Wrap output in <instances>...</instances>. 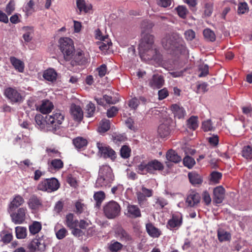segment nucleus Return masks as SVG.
<instances>
[{
	"label": "nucleus",
	"mask_w": 252,
	"mask_h": 252,
	"mask_svg": "<svg viewBox=\"0 0 252 252\" xmlns=\"http://www.w3.org/2000/svg\"><path fill=\"white\" fill-rule=\"evenodd\" d=\"M139 52L142 60H153L157 63L161 61V55L154 44V37L147 33H142V37L139 45Z\"/></svg>",
	"instance_id": "f257e3e1"
},
{
	"label": "nucleus",
	"mask_w": 252,
	"mask_h": 252,
	"mask_svg": "<svg viewBox=\"0 0 252 252\" xmlns=\"http://www.w3.org/2000/svg\"><path fill=\"white\" fill-rule=\"evenodd\" d=\"M161 43L163 47L171 54L176 56L186 52L185 43L177 34L166 35L162 39Z\"/></svg>",
	"instance_id": "f03ea898"
},
{
	"label": "nucleus",
	"mask_w": 252,
	"mask_h": 252,
	"mask_svg": "<svg viewBox=\"0 0 252 252\" xmlns=\"http://www.w3.org/2000/svg\"><path fill=\"white\" fill-rule=\"evenodd\" d=\"M64 117L63 114L60 111L54 112L52 114L46 116L45 121L46 130L54 132L63 123Z\"/></svg>",
	"instance_id": "7ed1b4c3"
},
{
	"label": "nucleus",
	"mask_w": 252,
	"mask_h": 252,
	"mask_svg": "<svg viewBox=\"0 0 252 252\" xmlns=\"http://www.w3.org/2000/svg\"><path fill=\"white\" fill-rule=\"evenodd\" d=\"M59 47L65 61H70L73 57L74 46L72 39L68 37H62L59 40Z\"/></svg>",
	"instance_id": "20e7f679"
},
{
	"label": "nucleus",
	"mask_w": 252,
	"mask_h": 252,
	"mask_svg": "<svg viewBox=\"0 0 252 252\" xmlns=\"http://www.w3.org/2000/svg\"><path fill=\"white\" fill-rule=\"evenodd\" d=\"M121 207L114 201H111L103 207V212L105 216L109 219H114L120 215Z\"/></svg>",
	"instance_id": "39448f33"
},
{
	"label": "nucleus",
	"mask_w": 252,
	"mask_h": 252,
	"mask_svg": "<svg viewBox=\"0 0 252 252\" xmlns=\"http://www.w3.org/2000/svg\"><path fill=\"white\" fill-rule=\"evenodd\" d=\"M60 187L58 181L54 178L41 181L37 186L38 190L51 192L57 190Z\"/></svg>",
	"instance_id": "423d86ee"
},
{
	"label": "nucleus",
	"mask_w": 252,
	"mask_h": 252,
	"mask_svg": "<svg viewBox=\"0 0 252 252\" xmlns=\"http://www.w3.org/2000/svg\"><path fill=\"white\" fill-rule=\"evenodd\" d=\"M96 147L98 150V153L101 157L110 158L112 161L116 159V153L110 146L103 143L97 142Z\"/></svg>",
	"instance_id": "0eeeda50"
},
{
	"label": "nucleus",
	"mask_w": 252,
	"mask_h": 252,
	"mask_svg": "<svg viewBox=\"0 0 252 252\" xmlns=\"http://www.w3.org/2000/svg\"><path fill=\"white\" fill-rule=\"evenodd\" d=\"M4 94L11 103H20L23 101L21 94L15 88H5L4 90Z\"/></svg>",
	"instance_id": "6e6552de"
},
{
	"label": "nucleus",
	"mask_w": 252,
	"mask_h": 252,
	"mask_svg": "<svg viewBox=\"0 0 252 252\" xmlns=\"http://www.w3.org/2000/svg\"><path fill=\"white\" fill-rule=\"evenodd\" d=\"M89 58V54L88 53L84 52L81 50H77L73 60L71 62V63L73 66L83 65L88 62Z\"/></svg>",
	"instance_id": "1a4fd4ad"
},
{
	"label": "nucleus",
	"mask_w": 252,
	"mask_h": 252,
	"mask_svg": "<svg viewBox=\"0 0 252 252\" xmlns=\"http://www.w3.org/2000/svg\"><path fill=\"white\" fill-rule=\"evenodd\" d=\"M182 223L181 214L177 213L173 214L172 218L168 221L167 226L170 229H178Z\"/></svg>",
	"instance_id": "9d476101"
},
{
	"label": "nucleus",
	"mask_w": 252,
	"mask_h": 252,
	"mask_svg": "<svg viewBox=\"0 0 252 252\" xmlns=\"http://www.w3.org/2000/svg\"><path fill=\"white\" fill-rule=\"evenodd\" d=\"M153 191L151 189H148L142 186L141 190L136 192L137 200L139 204L141 206L146 201V197H150L153 195Z\"/></svg>",
	"instance_id": "9b49d317"
},
{
	"label": "nucleus",
	"mask_w": 252,
	"mask_h": 252,
	"mask_svg": "<svg viewBox=\"0 0 252 252\" xmlns=\"http://www.w3.org/2000/svg\"><path fill=\"white\" fill-rule=\"evenodd\" d=\"M27 211V210L26 208L22 207L18 209L17 212L11 215L12 221L15 224L23 223L26 218Z\"/></svg>",
	"instance_id": "f8f14e48"
},
{
	"label": "nucleus",
	"mask_w": 252,
	"mask_h": 252,
	"mask_svg": "<svg viewBox=\"0 0 252 252\" xmlns=\"http://www.w3.org/2000/svg\"><path fill=\"white\" fill-rule=\"evenodd\" d=\"M225 189L220 186L215 188L213 189V202L216 204H220L222 202L225 196Z\"/></svg>",
	"instance_id": "ddd939ff"
},
{
	"label": "nucleus",
	"mask_w": 252,
	"mask_h": 252,
	"mask_svg": "<svg viewBox=\"0 0 252 252\" xmlns=\"http://www.w3.org/2000/svg\"><path fill=\"white\" fill-rule=\"evenodd\" d=\"M70 112L73 119L77 122L82 121L83 118V112L81 108L74 104H71Z\"/></svg>",
	"instance_id": "4468645a"
},
{
	"label": "nucleus",
	"mask_w": 252,
	"mask_h": 252,
	"mask_svg": "<svg viewBox=\"0 0 252 252\" xmlns=\"http://www.w3.org/2000/svg\"><path fill=\"white\" fill-rule=\"evenodd\" d=\"M125 213L127 217L130 218H136L141 216L140 209L135 205L128 204Z\"/></svg>",
	"instance_id": "2eb2a0df"
},
{
	"label": "nucleus",
	"mask_w": 252,
	"mask_h": 252,
	"mask_svg": "<svg viewBox=\"0 0 252 252\" xmlns=\"http://www.w3.org/2000/svg\"><path fill=\"white\" fill-rule=\"evenodd\" d=\"M45 246L43 240L40 239H33L28 246V248L31 252L37 251H43L45 249Z\"/></svg>",
	"instance_id": "dca6fc26"
},
{
	"label": "nucleus",
	"mask_w": 252,
	"mask_h": 252,
	"mask_svg": "<svg viewBox=\"0 0 252 252\" xmlns=\"http://www.w3.org/2000/svg\"><path fill=\"white\" fill-rule=\"evenodd\" d=\"M164 84V80L161 75L155 74L152 78L149 80V85L152 88L159 89Z\"/></svg>",
	"instance_id": "f3484780"
},
{
	"label": "nucleus",
	"mask_w": 252,
	"mask_h": 252,
	"mask_svg": "<svg viewBox=\"0 0 252 252\" xmlns=\"http://www.w3.org/2000/svg\"><path fill=\"white\" fill-rule=\"evenodd\" d=\"M24 202V198L20 195H15L8 206V211L13 212Z\"/></svg>",
	"instance_id": "a211bd4d"
},
{
	"label": "nucleus",
	"mask_w": 252,
	"mask_h": 252,
	"mask_svg": "<svg viewBox=\"0 0 252 252\" xmlns=\"http://www.w3.org/2000/svg\"><path fill=\"white\" fill-rule=\"evenodd\" d=\"M171 132L170 121L167 120L160 124L158 128V133L161 137L168 136Z\"/></svg>",
	"instance_id": "6ab92c4d"
},
{
	"label": "nucleus",
	"mask_w": 252,
	"mask_h": 252,
	"mask_svg": "<svg viewBox=\"0 0 252 252\" xmlns=\"http://www.w3.org/2000/svg\"><path fill=\"white\" fill-rule=\"evenodd\" d=\"M115 237L122 242H129L132 238L122 227H118L115 230Z\"/></svg>",
	"instance_id": "aec40b11"
},
{
	"label": "nucleus",
	"mask_w": 252,
	"mask_h": 252,
	"mask_svg": "<svg viewBox=\"0 0 252 252\" xmlns=\"http://www.w3.org/2000/svg\"><path fill=\"white\" fill-rule=\"evenodd\" d=\"M28 204L29 207L32 210H37L42 206L41 199L34 195L30 198Z\"/></svg>",
	"instance_id": "412c9836"
},
{
	"label": "nucleus",
	"mask_w": 252,
	"mask_h": 252,
	"mask_svg": "<svg viewBox=\"0 0 252 252\" xmlns=\"http://www.w3.org/2000/svg\"><path fill=\"white\" fill-rule=\"evenodd\" d=\"M170 109L174 116L178 119L184 118L186 114L184 108L178 104H173L170 106Z\"/></svg>",
	"instance_id": "4be33fe9"
},
{
	"label": "nucleus",
	"mask_w": 252,
	"mask_h": 252,
	"mask_svg": "<svg viewBox=\"0 0 252 252\" xmlns=\"http://www.w3.org/2000/svg\"><path fill=\"white\" fill-rule=\"evenodd\" d=\"M108 177L110 179H114L112 169L109 165H102L99 169L98 177L107 178Z\"/></svg>",
	"instance_id": "5701e85b"
},
{
	"label": "nucleus",
	"mask_w": 252,
	"mask_h": 252,
	"mask_svg": "<svg viewBox=\"0 0 252 252\" xmlns=\"http://www.w3.org/2000/svg\"><path fill=\"white\" fill-rule=\"evenodd\" d=\"M136 170L138 173L142 175H146L148 173H151L149 161L143 160L136 166Z\"/></svg>",
	"instance_id": "b1692460"
},
{
	"label": "nucleus",
	"mask_w": 252,
	"mask_h": 252,
	"mask_svg": "<svg viewBox=\"0 0 252 252\" xmlns=\"http://www.w3.org/2000/svg\"><path fill=\"white\" fill-rule=\"evenodd\" d=\"M200 197L198 193L192 192L187 197L186 203L189 206L193 207L200 202Z\"/></svg>",
	"instance_id": "393cba45"
},
{
	"label": "nucleus",
	"mask_w": 252,
	"mask_h": 252,
	"mask_svg": "<svg viewBox=\"0 0 252 252\" xmlns=\"http://www.w3.org/2000/svg\"><path fill=\"white\" fill-rule=\"evenodd\" d=\"M24 32L23 38L25 42H29L32 39L34 28L32 26H25L22 28Z\"/></svg>",
	"instance_id": "a878e982"
},
{
	"label": "nucleus",
	"mask_w": 252,
	"mask_h": 252,
	"mask_svg": "<svg viewBox=\"0 0 252 252\" xmlns=\"http://www.w3.org/2000/svg\"><path fill=\"white\" fill-rule=\"evenodd\" d=\"M53 108V104L48 100H44L42 101L41 104L37 107V109L43 113L47 114L51 111Z\"/></svg>",
	"instance_id": "bb28decb"
},
{
	"label": "nucleus",
	"mask_w": 252,
	"mask_h": 252,
	"mask_svg": "<svg viewBox=\"0 0 252 252\" xmlns=\"http://www.w3.org/2000/svg\"><path fill=\"white\" fill-rule=\"evenodd\" d=\"M146 229L148 234L153 238H158L160 235V231L152 223L146 224Z\"/></svg>",
	"instance_id": "cd10ccee"
},
{
	"label": "nucleus",
	"mask_w": 252,
	"mask_h": 252,
	"mask_svg": "<svg viewBox=\"0 0 252 252\" xmlns=\"http://www.w3.org/2000/svg\"><path fill=\"white\" fill-rule=\"evenodd\" d=\"M43 77L45 80L54 82L57 80V73L54 69L49 68L44 71Z\"/></svg>",
	"instance_id": "c85d7f7f"
},
{
	"label": "nucleus",
	"mask_w": 252,
	"mask_h": 252,
	"mask_svg": "<svg viewBox=\"0 0 252 252\" xmlns=\"http://www.w3.org/2000/svg\"><path fill=\"white\" fill-rule=\"evenodd\" d=\"M108 178L98 177L95 184L96 188H104L106 187H110L111 184L114 179H112Z\"/></svg>",
	"instance_id": "c756f323"
},
{
	"label": "nucleus",
	"mask_w": 252,
	"mask_h": 252,
	"mask_svg": "<svg viewBox=\"0 0 252 252\" xmlns=\"http://www.w3.org/2000/svg\"><path fill=\"white\" fill-rule=\"evenodd\" d=\"M10 61L16 70L20 72H23L25 65L22 61L14 57H11L10 58Z\"/></svg>",
	"instance_id": "7c9ffc66"
},
{
	"label": "nucleus",
	"mask_w": 252,
	"mask_h": 252,
	"mask_svg": "<svg viewBox=\"0 0 252 252\" xmlns=\"http://www.w3.org/2000/svg\"><path fill=\"white\" fill-rule=\"evenodd\" d=\"M149 166L151 174L154 173L155 171L162 170L164 168L162 163L157 159L149 161Z\"/></svg>",
	"instance_id": "2f4dec72"
},
{
	"label": "nucleus",
	"mask_w": 252,
	"mask_h": 252,
	"mask_svg": "<svg viewBox=\"0 0 252 252\" xmlns=\"http://www.w3.org/2000/svg\"><path fill=\"white\" fill-rule=\"evenodd\" d=\"M166 159L169 161L178 163L181 161L182 158L175 151L170 150L167 152Z\"/></svg>",
	"instance_id": "473e14b6"
},
{
	"label": "nucleus",
	"mask_w": 252,
	"mask_h": 252,
	"mask_svg": "<svg viewBox=\"0 0 252 252\" xmlns=\"http://www.w3.org/2000/svg\"><path fill=\"white\" fill-rule=\"evenodd\" d=\"M76 4L81 12L87 13L92 8V5L90 3H86L84 0H76Z\"/></svg>",
	"instance_id": "72a5a7b5"
},
{
	"label": "nucleus",
	"mask_w": 252,
	"mask_h": 252,
	"mask_svg": "<svg viewBox=\"0 0 252 252\" xmlns=\"http://www.w3.org/2000/svg\"><path fill=\"white\" fill-rule=\"evenodd\" d=\"M188 177L190 182L193 185L201 184L202 182L201 176L195 172L189 173Z\"/></svg>",
	"instance_id": "f704fd0d"
},
{
	"label": "nucleus",
	"mask_w": 252,
	"mask_h": 252,
	"mask_svg": "<svg viewBox=\"0 0 252 252\" xmlns=\"http://www.w3.org/2000/svg\"><path fill=\"white\" fill-rule=\"evenodd\" d=\"M218 237L220 242L230 241L231 239V234L223 229H219L218 231Z\"/></svg>",
	"instance_id": "c9c22d12"
},
{
	"label": "nucleus",
	"mask_w": 252,
	"mask_h": 252,
	"mask_svg": "<svg viewBox=\"0 0 252 252\" xmlns=\"http://www.w3.org/2000/svg\"><path fill=\"white\" fill-rule=\"evenodd\" d=\"M187 125L189 129L195 130L198 127V117L191 116L188 120Z\"/></svg>",
	"instance_id": "e433bc0d"
},
{
	"label": "nucleus",
	"mask_w": 252,
	"mask_h": 252,
	"mask_svg": "<svg viewBox=\"0 0 252 252\" xmlns=\"http://www.w3.org/2000/svg\"><path fill=\"white\" fill-rule=\"evenodd\" d=\"M78 221L74 220L73 215L69 214L66 216V224L70 228L77 227L78 226Z\"/></svg>",
	"instance_id": "4c0bfd02"
},
{
	"label": "nucleus",
	"mask_w": 252,
	"mask_h": 252,
	"mask_svg": "<svg viewBox=\"0 0 252 252\" xmlns=\"http://www.w3.org/2000/svg\"><path fill=\"white\" fill-rule=\"evenodd\" d=\"M1 241L5 244L9 243L13 238L12 233L7 231H2L0 233Z\"/></svg>",
	"instance_id": "58836bf2"
},
{
	"label": "nucleus",
	"mask_w": 252,
	"mask_h": 252,
	"mask_svg": "<svg viewBox=\"0 0 252 252\" xmlns=\"http://www.w3.org/2000/svg\"><path fill=\"white\" fill-rule=\"evenodd\" d=\"M73 144L76 148L81 149L87 145V141L86 139L78 137L73 140Z\"/></svg>",
	"instance_id": "ea45409f"
},
{
	"label": "nucleus",
	"mask_w": 252,
	"mask_h": 252,
	"mask_svg": "<svg viewBox=\"0 0 252 252\" xmlns=\"http://www.w3.org/2000/svg\"><path fill=\"white\" fill-rule=\"evenodd\" d=\"M110 122L107 120H103L100 123V126L98 128V131L100 133H104L110 128Z\"/></svg>",
	"instance_id": "a19ab883"
},
{
	"label": "nucleus",
	"mask_w": 252,
	"mask_h": 252,
	"mask_svg": "<svg viewBox=\"0 0 252 252\" xmlns=\"http://www.w3.org/2000/svg\"><path fill=\"white\" fill-rule=\"evenodd\" d=\"M105 197V193L102 191L95 192L94 195V199L96 202V205L99 207Z\"/></svg>",
	"instance_id": "79ce46f5"
},
{
	"label": "nucleus",
	"mask_w": 252,
	"mask_h": 252,
	"mask_svg": "<svg viewBox=\"0 0 252 252\" xmlns=\"http://www.w3.org/2000/svg\"><path fill=\"white\" fill-rule=\"evenodd\" d=\"M16 236L18 239H24L27 236V229L24 227L17 226L15 228Z\"/></svg>",
	"instance_id": "37998d69"
},
{
	"label": "nucleus",
	"mask_w": 252,
	"mask_h": 252,
	"mask_svg": "<svg viewBox=\"0 0 252 252\" xmlns=\"http://www.w3.org/2000/svg\"><path fill=\"white\" fill-rule=\"evenodd\" d=\"M112 43L107 37L103 38L99 44V48L101 51H106L108 50L111 46Z\"/></svg>",
	"instance_id": "c03bdc74"
},
{
	"label": "nucleus",
	"mask_w": 252,
	"mask_h": 252,
	"mask_svg": "<svg viewBox=\"0 0 252 252\" xmlns=\"http://www.w3.org/2000/svg\"><path fill=\"white\" fill-rule=\"evenodd\" d=\"M242 156L247 159H252V148L250 146H245L242 151Z\"/></svg>",
	"instance_id": "a18cd8bd"
},
{
	"label": "nucleus",
	"mask_w": 252,
	"mask_h": 252,
	"mask_svg": "<svg viewBox=\"0 0 252 252\" xmlns=\"http://www.w3.org/2000/svg\"><path fill=\"white\" fill-rule=\"evenodd\" d=\"M204 37L208 40L214 41L216 39V35L214 32L209 29H205L203 31Z\"/></svg>",
	"instance_id": "49530a36"
},
{
	"label": "nucleus",
	"mask_w": 252,
	"mask_h": 252,
	"mask_svg": "<svg viewBox=\"0 0 252 252\" xmlns=\"http://www.w3.org/2000/svg\"><path fill=\"white\" fill-rule=\"evenodd\" d=\"M41 229V224L38 221H34L29 226L30 232L32 234H35Z\"/></svg>",
	"instance_id": "de8ad7c7"
},
{
	"label": "nucleus",
	"mask_w": 252,
	"mask_h": 252,
	"mask_svg": "<svg viewBox=\"0 0 252 252\" xmlns=\"http://www.w3.org/2000/svg\"><path fill=\"white\" fill-rule=\"evenodd\" d=\"M95 107L94 103L90 102L86 107V116L88 117H92L95 112Z\"/></svg>",
	"instance_id": "09e8293b"
},
{
	"label": "nucleus",
	"mask_w": 252,
	"mask_h": 252,
	"mask_svg": "<svg viewBox=\"0 0 252 252\" xmlns=\"http://www.w3.org/2000/svg\"><path fill=\"white\" fill-rule=\"evenodd\" d=\"M122 247V244L117 241L111 242L109 246V249L112 252H117L120 250Z\"/></svg>",
	"instance_id": "8fccbe9b"
},
{
	"label": "nucleus",
	"mask_w": 252,
	"mask_h": 252,
	"mask_svg": "<svg viewBox=\"0 0 252 252\" xmlns=\"http://www.w3.org/2000/svg\"><path fill=\"white\" fill-rule=\"evenodd\" d=\"M184 165L189 168H191L195 164V160L189 156H186L183 159Z\"/></svg>",
	"instance_id": "3c124183"
},
{
	"label": "nucleus",
	"mask_w": 252,
	"mask_h": 252,
	"mask_svg": "<svg viewBox=\"0 0 252 252\" xmlns=\"http://www.w3.org/2000/svg\"><path fill=\"white\" fill-rule=\"evenodd\" d=\"M131 149L127 146L124 145L122 147L120 150V155L122 158H127L130 155Z\"/></svg>",
	"instance_id": "603ef678"
},
{
	"label": "nucleus",
	"mask_w": 252,
	"mask_h": 252,
	"mask_svg": "<svg viewBox=\"0 0 252 252\" xmlns=\"http://www.w3.org/2000/svg\"><path fill=\"white\" fill-rule=\"evenodd\" d=\"M112 140L116 144L119 145L120 144L125 141L126 137L124 135L115 133L112 135Z\"/></svg>",
	"instance_id": "864d4df0"
},
{
	"label": "nucleus",
	"mask_w": 252,
	"mask_h": 252,
	"mask_svg": "<svg viewBox=\"0 0 252 252\" xmlns=\"http://www.w3.org/2000/svg\"><path fill=\"white\" fill-rule=\"evenodd\" d=\"M207 139L209 144L213 147L217 146L219 143V138L217 134L211 135Z\"/></svg>",
	"instance_id": "5fc2aeb1"
},
{
	"label": "nucleus",
	"mask_w": 252,
	"mask_h": 252,
	"mask_svg": "<svg viewBox=\"0 0 252 252\" xmlns=\"http://www.w3.org/2000/svg\"><path fill=\"white\" fill-rule=\"evenodd\" d=\"M222 174L219 172L213 171L211 174L210 181L215 184L218 183L221 178Z\"/></svg>",
	"instance_id": "6e6d98bb"
},
{
	"label": "nucleus",
	"mask_w": 252,
	"mask_h": 252,
	"mask_svg": "<svg viewBox=\"0 0 252 252\" xmlns=\"http://www.w3.org/2000/svg\"><path fill=\"white\" fill-rule=\"evenodd\" d=\"M202 128L204 131H211L214 129L210 120H208L202 123Z\"/></svg>",
	"instance_id": "4d7b16f0"
},
{
	"label": "nucleus",
	"mask_w": 252,
	"mask_h": 252,
	"mask_svg": "<svg viewBox=\"0 0 252 252\" xmlns=\"http://www.w3.org/2000/svg\"><path fill=\"white\" fill-rule=\"evenodd\" d=\"M249 11V8L248 4L246 2H240L238 4V12L239 14H245L248 12Z\"/></svg>",
	"instance_id": "13d9d810"
},
{
	"label": "nucleus",
	"mask_w": 252,
	"mask_h": 252,
	"mask_svg": "<svg viewBox=\"0 0 252 252\" xmlns=\"http://www.w3.org/2000/svg\"><path fill=\"white\" fill-rule=\"evenodd\" d=\"M35 120L36 124L40 126L41 128H45L46 129V125L45 119L43 120V117L41 115H36L35 117Z\"/></svg>",
	"instance_id": "bf43d9fd"
},
{
	"label": "nucleus",
	"mask_w": 252,
	"mask_h": 252,
	"mask_svg": "<svg viewBox=\"0 0 252 252\" xmlns=\"http://www.w3.org/2000/svg\"><path fill=\"white\" fill-rule=\"evenodd\" d=\"M199 70L201 72L198 75L199 77H205L209 73V67L207 64L200 65L199 67Z\"/></svg>",
	"instance_id": "052dcab7"
},
{
	"label": "nucleus",
	"mask_w": 252,
	"mask_h": 252,
	"mask_svg": "<svg viewBox=\"0 0 252 252\" xmlns=\"http://www.w3.org/2000/svg\"><path fill=\"white\" fill-rule=\"evenodd\" d=\"M15 3L13 0H10L6 5L5 12L8 15H10L15 10Z\"/></svg>",
	"instance_id": "680f3d73"
},
{
	"label": "nucleus",
	"mask_w": 252,
	"mask_h": 252,
	"mask_svg": "<svg viewBox=\"0 0 252 252\" xmlns=\"http://www.w3.org/2000/svg\"><path fill=\"white\" fill-rule=\"evenodd\" d=\"M202 198L206 205L208 206L210 204L212 199L209 193L207 190H205L202 192Z\"/></svg>",
	"instance_id": "e2e57ef3"
},
{
	"label": "nucleus",
	"mask_w": 252,
	"mask_h": 252,
	"mask_svg": "<svg viewBox=\"0 0 252 252\" xmlns=\"http://www.w3.org/2000/svg\"><path fill=\"white\" fill-rule=\"evenodd\" d=\"M51 164L54 169L57 170L63 168V162L60 159H54L52 160Z\"/></svg>",
	"instance_id": "0e129e2a"
},
{
	"label": "nucleus",
	"mask_w": 252,
	"mask_h": 252,
	"mask_svg": "<svg viewBox=\"0 0 252 252\" xmlns=\"http://www.w3.org/2000/svg\"><path fill=\"white\" fill-rule=\"evenodd\" d=\"M213 10V5L211 3H207L205 5L204 15L209 17L211 15Z\"/></svg>",
	"instance_id": "69168bd1"
},
{
	"label": "nucleus",
	"mask_w": 252,
	"mask_h": 252,
	"mask_svg": "<svg viewBox=\"0 0 252 252\" xmlns=\"http://www.w3.org/2000/svg\"><path fill=\"white\" fill-rule=\"evenodd\" d=\"M177 12L180 17L183 18L186 17L188 10L186 8L183 6H179L176 8Z\"/></svg>",
	"instance_id": "338daca9"
},
{
	"label": "nucleus",
	"mask_w": 252,
	"mask_h": 252,
	"mask_svg": "<svg viewBox=\"0 0 252 252\" xmlns=\"http://www.w3.org/2000/svg\"><path fill=\"white\" fill-rule=\"evenodd\" d=\"M185 37L186 39L189 41L192 40L195 37V33L192 30H189L185 32Z\"/></svg>",
	"instance_id": "774afa93"
}]
</instances>
